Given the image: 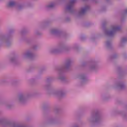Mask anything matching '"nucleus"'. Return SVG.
Wrapping results in <instances>:
<instances>
[{"instance_id": "f257e3e1", "label": "nucleus", "mask_w": 127, "mask_h": 127, "mask_svg": "<svg viewBox=\"0 0 127 127\" xmlns=\"http://www.w3.org/2000/svg\"><path fill=\"white\" fill-rule=\"evenodd\" d=\"M15 4V2L14 1H10L8 3V6H13Z\"/></svg>"}, {"instance_id": "f03ea898", "label": "nucleus", "mask_w": 127, "mask_h": 127, "mask_svg": "<svg viewBox=\"0 0 127 127\" xmlns=\"http://www.w3.org/2000/svg\"><path fill=\"white\" fill-rule=\"evenodd\" d=\"M87 8H84L83 9H82L81 10V12L83 13L84 12H85Z\"/></svg>"}, {"instance_id": "7ed1b4c3", "label": "nucleus", "mask_w": 127, "mask_h": 127, "mask_svg": "<svg viewBox=\"0 0 127 127\" xmlns=\"http://www.w3.org/2000/svg\"><path fill=\"white\" fill-rule=\"evenodd\" d=\"M117 27L113 28V30H117Z\"/></svg>"}, {"instance_id": "20e7f679", "label": "nucleus", "mask_w": 127, "mask_h": 127, "mask_svg": "<svg viewBox=\"0 0 127 127\" xmlns=\"http://www.w3.org/2000/svg\"><path fill=\"white\" fill-rule=\"evenodd\" d=\"M52 6H53V4H52V5L49 6V7H52Z\"/></svg>"}, {"instance_id": "39448f33", "label": "nucleus", "mask_w": 127, "mask_h": 127, "mask_svg": "<svg viewBox=\"0 0 127 127\" xmlns=\"http://www.w3.org/2000/svg\"><path fill=\"white\" fill-rule=\"evenodd\" d=\"M126 12H127V10H126Z\"/></svg>"}]
</instances>
